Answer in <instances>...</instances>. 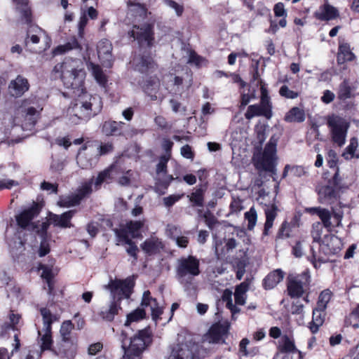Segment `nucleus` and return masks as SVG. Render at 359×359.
I'll list each match as a JSON object with an SVG mask.
<instances>
[{"mask_svg": "<svg viewBox=\"0 0 359 359\" xmlns=\"http://www.w3.org/2000/svg\"><path fill=\"white\" fill-rule=\"evenodd\" d=\"M164 247V244L161 239L157 237L147 238L140 245L141 249L148 256L155 255L160 253Z\"/></svg>", "mask_w": 359, "mask_h": 359, "instance_id": "obj_22", "label": "nucleus"}, {"mask_svg": "<svg viewBox=\"0 0 359 359\" xmlns=\"http://www.w3.org/2000/svg\"><path fill=\"white\" fill-rule=\"evenodd\" d=\"M266 109H264L259 104L249 105L245 113V118L247 120H250L255 116H264L266 119H270L272 116Z\"/></svg>", "mask_w": 359, "mask_h": 359, "instance_id": "obj_33", "label": "nucleus"}, {"mask_svg": "<svg viewBox=\"0 0 359 359\" xmlns=\"http://www.w3.org/2000/svg\"><path fill=\"white\" fill-rule=\"evenodd\" d=\"M266 126L264 124L256 125L255 131L258 143L262 145L266 138Z\"/></svg>", "mask_w": 359, "mask_h": 359, "instance_id": "obj_52", "label": "nucleus"}, {"mask_svg": "<svg viewBox=\"0 0 359 359\" xmlns=\"http://www.w3.org/2000/svg\"><path fill=\"white\" fill-rule=\"evenodd\" d=\"M169 159L170 155H162L159 158V162L156 165V173L158 175L163 173L165 175L162 179H156L155 182L156 191L161 194H165V191L168 189L172 181L174 180L181 181L178 177L174 178L172 175H168V162Z\"/></svg>", "mask_w": 359, "mask_h": 359, "instance_id": "obj_9", "label": "nucleus"}, {"mask_svg": "<svg viewBox=\"0 0 359 359\" xmlns=\"http://www.w3.org/2000/svg\"><path fill=\"white\" fill-rule=\"evenodd\" d=\"M128 125L123 121L112 119L104 121L100 125V131L106 137H123L127 131Z\"/></svg>", "mask_w": 359, "mask_h": 359, "instance_id": "obj_13", "label": "nucleus"}, {"mask_svg": "<svg viewBox=\"0 0 359 359\" xmlns=\"http://www.w3.org/2000/svg\"><path fill=\"white\" fill-rule=\"evenodd\" d=\"M114 150V145L111 142H107L101 144L98 148V154L100 156H104L112 152Z\"/></svg>", "mask_w": 359, "mask_h": 359, "instance_id": "obj_64", "label": "nucleus"}, {"mask_svg": "<svg viewBox=\"0 0 359 359\" xmlns=\"http://www.w3.org/2000/svg\"><path fill=\"white\" fill-rule=\"evenodd\" d=\"M325 310H319L314 308L312 313V320L309 323V328L312 334L318 332L319 327L323 325L325 321Z\"/></svg>", "mask_w": 359, "mask_h": 359, "instance_id": "obj_30", "label": "nucleus"}, {"mask_svg": "<svg viewBox=\"0 0 359 359\" xmlns=\"http://www.w3.org/2000/svg\"><path fill=\"white\" fill-rule=\"evenodd\" d=\"M346 188L339 175V169L337 168L334 175L328 180L327 184L318 187V201L323 204L332 205L340 198V191Z\"/></svg>", "mask_w": 359, "mask_h": 359, "instance_id": "obj_4", "label": "nucleus"}, {"mask_svg": "<svg viewBox=\"0 0 359 359\" xmlns=\"http://www.w3.org/2000/svg\"><path fill=\"white\" fill-rule=\"evenodd\" d=\"M356 55L353 52L351 44L343 39H339L338 50L336 55L337 65L343 70L347 69L346 62L356 60Z\"/></svg>", "mask_w": 359, "mask_h": 359, "instance_id": "obj_12", "label": "nucleus"}, {"mask_svg": "<svg viewBox=\"0 0 359 359\" xmlns=\"http://www.w3.org/2000/svg\"><path fill=\"white\" fill-rule=\"evenodd\" d=\"M284 120L288 123L303 122L305 120L304 111L297 107H294L285 114Z\"/></svg>", "mask_w": 359, "mask_h": 359, "instance_id": "obj_37", "label": "nucleus"}, {"mask_svg": "<svg viewBox=\"0 0 359 359\" xmlns=\"http://www.w3.org/2000/svg\"><path fill=\"white\" fill-rule=\"evenodd\" d=\"M93 191L90 182H86L81 187L76 189V193L73 194L77 200L81 203L83 199L88 196Z\"/></svg>", "mask_w": 359, "mask_h": 359, "instance_id": "obj_47", "label": "nucleus"}, {"mask_svg": "<svg viewBox=\"0 0 359 359\" xmlns=\"http://www.w3.org/2000/svg\"><path fill=\"white\" fill-rule=\"evenodd\" d=\"M278 207L275 204H272L270 207L265 210L266 221L262 232L263 236H269L270 230L273 227V222L278 215Z\"/></svg>", "mask_w": 359, "mask_h": 359, "instance_id": "obj_29", "label": "nucleus"}, {"mask_svg": "<svg viewBox=\"0 0 359 359\" xmlns=\"http://www.w3.org/2000/svg\"><path fill=\"white\" fill-rule=\"evenodd\" d=\"M284 276L285 273L280 269L271 271L262 280L263 288L266 290L273 289L283 280Z\"/></svg>", "mask_w": 359, "mask_h": 359, "instance_id": "obj_26", "label": "nucleus"}, {"mask_svg": "<svg viewBox=\"0 0 359 359\" xmlns=\"http://www.w3.org/2000/svg\"><path fill=\"white\" fill-rule=\"evenodd\" d=\"M201 272L200 260L196 256L182 257L177 260L176 278L181 284H191L194 278L198 276Z\"/></svg>", "mask_w": 359, "mask_h": 359, "instance_id": "obj_5", "label": "nucleus"}, {"mask_svg": "<svg viewBox=\"0 0 359 359\" xmlns=\"http://www.w3.org/2000/svg\"><path fill=\"white\" fill-rule=\"evenodd\" d=\"M323 227L322 225L318 222L316 224H313L311 230V236L314 242L320 244L323 242L321 238Z\"/></svg>", "mask_w": 359, "mask_h": 359, "instance_id": "obj_54", "label": "nucleus"}, {"mask_svg": "<svg viewBox=\"0 0 359 359\" xmlns=\"http://www.w3.org/2000/svg\"><path fill=\"white\" fill-rule=\"evenodd\" d=\"M114 231L120 241H122V242L125 243L126 244L131 243V241L133 240L129 238V236H128L129 233L126 228L120 229H115Z\"/></svg>", "mask_w": 359, "mask_h": 359, "instance_id": "obj_58", "label": "nucleus"}, {"mask_svg": "<svg viewBox=\"0 0 359 359\" xmlns=\"http://www.w3.org/2000/svg\"><path fill=\"white\" fill-rule=\"evenodd\" d=\"M41 211V206L38 203L34 202L30 207L15 216L17 225L22 229H27L31 226L32 230H35L37 223L33 222L32 220L40 214Z\"/></svg>", "mask_w": 359, "mask_h": 359, "instance_id": "obj_10", "label": "nucleus"}, {"mask_svg": "<svg viewBox=\"0 0 359 359\" xmlns=\"http://www.w3.org/2000/svg\"><path fill=\"white\" fill-rule=\"evenodd\" d=\"M126 4L129 12L134 17L146 16L147 8L144 4L137 2L136 0H127Z\"/></svg>", "mask_w": 359, "mask_h": 359, "instance_id": "obj_36", "label": "nucleus"}, {"mask_svg": "<svg viewBox=\"0 0 359 359\" xmlns=\"http://www.w3.org/2000/svg\"><path fill=\"white\" fill-rule=\"evenodd\" d=\"M128 36L137 41L140 48H151L155 41L154 26L149 22L134 25L128 32Z\"/></svg>", "mask_w": 359, "mask_h": 359, "instance_id": "obj_8", "label": "nucleus"}, {"mask_svg": "<svg viewBox=\"0 0 359 359\" xmlns=\"http://www.w3.org/2000/svg\"><path fill=\"white\" fill-rule=\"evenodd\" d=\"M92 74L97 83L104 87L108 81L106 74L103 72L102 69L99 65L90 63Z\"/></svg>", "mask_w": 359, "mask_h": 359, "instance_id": "obj_40", "label": "nucleus"}, {"mask_svg": "<svg viewBox=\"0 0 359 359\" xmlns=\"http://www.w3.org/2000/svg\"><path fill=\"white\" fill-rule=\"evenodd\" d=\"M327 126L330 129L332 142L339 147L344 146L350 128V122L339 115L332 114L327 118Z\"/></svg>", "mask_w": 359, "mask_h": 359, "instance_id": "obj_6", "label": "nucleus"}, {"mask_svg": "<svg viewBox=\"0 0 359 359\" xmlns=\"http://www.w3.org/2000/svg\"><path fill=\"white\" fill-rule=\"evenodd\" d=\"M279 94L280 96L288 99H294L297 98L299 95L297 92L289 89V88L285 85H283L280 87L279 90Z\"/></svg>", "mask_w": 359, "mask_h": 359, "instance_id": "obj_57", "label": "nucleus"}, {"mask_svg": "<svg viewBox=\"0 0 359 359\" xmlns=\"http://www.w3.org/2000/svg\"><path fill=\"white\" fill-rule=\"evenodd\" d=\"M276 145H277V140L276 139H274L273 137H271L270 138L269 142L266 144L262 154L266 155V156L276 157Z\"/></svg>", "mask_w": 359, "mask_h": 359, "instance_id": "obj_50", "label": "nucleus"}, {"mask_svg": "<svg viewBox=\"0 0 359 359\" xmlns=\"http://www.w3.org/2000/svg\"><path fill=\"white\" fill-rule=\"evenodd\" d=\"M318 217L325 228H330L332 226L330 221L332 214L328 210L323 208Z\"/></svg>", "mask_w": 359, "mask_h": 359, "instance_id": "obj_53", "label": "nucleus"}, {"mask_svg": "<svg viewBox=\"0 0 359 359\" xmlns=\"http://www.w3.org/2000/svg\"><path fill=\"white\" fill-rule=\"evenodd\" d=\"M77 350V344L74 339L72 340H61L57 345V354L67 359H73Z\"/></svg>", "mask_w": 359, "mask_h": 359, "instance_id": "obj_21", "label": "nucleus"}, {"mask_svg": "<svg viewBox=\"0 0 359 359\" xmlns=\"http://www.w3.org/2000/svg\"><path fill=\"white\" fill-rule=\"evenodd\" d=\"M21 319V316L18 313H13V311L9 314V323H6L4 324L5 330H18L17 325L19 323L20 320Z\"/></svg>", "mask_w": 359, "mask_h": 359, "instance_id": "obj_51", "label": "nucleus"}, {"mask_svg": "<svg viewBox=\"0 0 359 359\" xmlns=\"http://www.w3.org/2000/svg\"><path fill=\"white\" fill-rule=\"evenodd\" d=\"M142 91L150 97L151 100L158 99L157 94L159 92L161 82L156 75L150 76L139 83Z\"/></svg>", "mask_w": 359, "mask_h": 359, "instance_id": "obj_17", "label": "nucleus"}, {"mask_svg": "<svg viewBox=\"0 0 359 359\" xmlns=\"http://www.w3.org/2000/svg\"><path fill=\"white\" fill-rule=\"evenodd\" d=\"M79 63L76 60L65 58L54 67L53 73L62 80L66 88L80 91L78 97L72 102L69 110L72 115L86 121L102 111L103 102L99 95H90L85 89L86 72Z\"/></svg>", "mask_w": 359, "mask_h": 359, "instance_id": "obj_1", "label": "nucleus"}, {"mask_svg": "<svg viewBox=\"0 0 359 359\" xmlns=\"http://www.w3.org/2000/svg\"><path fill=\"white\" fill-rule=\"evenodd\" d=\"M39 311L43 318L45 334L52 335V324L57 320V316L46 307L41 308Z\"/></svg>", "mask_w": 359, "mask_h": 359, "instance_id": "obj_32", "label": "nucleus"}, {"mask_svg": "<svg viewBox=\"0 0 359 359\" xmlns=\"http://www.w3.org/2000/svg\"><path fill=\"white\" fill-rule=\"evenodd\" d=\"M259 86H260V102L259 104L264 108L266 109L267 111L273 116V105L271 101V97L269 95V91L266 88V85L263 80H259Z\"/></svg>", "mask_w": 359, "mask_h": 359, "instance_id": "obj_34", "label": "nucleus"}, {"mask_svg": "<svg viewBox=\"0 0 359 359\" xmlns=\"http://www.w3.org/2000/svg\"><path fill=\"white\" fill-rule=\"evenodd\" d=\"M15 5L16 10L20 14V19L25 24L32 25L33 15L29 0H12Z\"/></svg>", "mask_w": 359, "mask_h": 359, "instance_id": "obj_23", "label": "nucleus"}, {"mask_svg": "<svg viewBox=\"0 0 359 359\" xmlns=\"http://www.w3.org/2000/svg\"><path fill=\"white\" fill-rule=\"evenodd\" d=\"M135 285L134 276H128L125 279L111 280L106 285V288L109 290L112 301L110 302L109 309L100 311L98 316L104 321H113L119 311L122 310L121 306L122 300L130 297Z\"/></svg>", "mask_w": 359, "mask_h": 359, "instance_id": "obj_2", "label": "nucleus"}, {"mask_svg": "<svg viewBox=\"0 0 359 359\" xmlns=\"http://www.w3.org/2000/svg\"><path fill=\"white\" fill-rule=\"evenodd\" d=\"M128 335L125 331L121 333V347L124 351V354L121 359H142L143 352L130 348L127 345Z\"/></svg>", "mask_w": 359, "mask_h": 359, "instance_id": "obj_27", "label": "nucleus"}, {"mask_svg": "<svg viewBox=\"0 0 359 359\" xmlns=\"http://www.w3.org/2000/svg\"><path fill=\"white\" fill-rule=\"evenodd\" d=\"M41 189L44 191H50V193L57 194L58 192V184L57 183L53 184L46 181L41 182Z\"/></svg>", "mask_w": 359, "mask_h": 359, "instance_id": "obj_63", "label": "nucleus"}, {"mask_svg": "<svg viewBox=\"0 0 359 359\" xmlns=\"http://www.w3.org/2000/svg\"><path fill=\"white\" fill-rule=\"evenodd\" d=\"M76 213V210H69L61 215L50 212L48 215L49 220L51 224L55 226H59L64 229L71 228L73 226L71 220Z\"/></svg>", "mask_w": 359, "mask_h": 359, "instance_id": "obj_18", "label": "nucleus"}, {"mask_svg": "<svg viewBox=\"0 0 359 359\" xmlns=\"http://www.w3.org/2000/svg\"><path fill=\"white\" fill-rule=\"evenodd\" d=\"M80 205V202L72 194L68 196H62L57 201V205L61 208H70Z\"/></svg>", "mask_w": 359, "mask_h": 359, "instance_id": "obj_46", "label": "nucleus"}, {"mask_svg": "<svg viewBox=\"0 0 359 359\" xmlns=\"http://www.w3.org/2000/svg\"><path fill=\"white\" fill-rule=\"evenodd\" d=\"M153 337L151 327L147 326L142 330H139L130 338V343L128 346L144 353L152 344Z\"/></svg>", "mask_w": 359, "mask_h": 359, "instance_id": "obj_11", "label": "nucleus"}, {"mask_svg": "<svg viewBox=\"0 0 359 359\" xmlns=\"http://www.w3.org/2000/svg\"><path fill=\"white\" fill-rule=\"evenodd\" d=\"M313 17L320 21H330L339 18V11L334 6L325 3L313 13Z\"/></svg>", "mask_w": 359, "mask_h": 359, "instance_id": "obj_20", "label": "nucleus"}, {"mask_svg": "<svg viewBox=\"0 0 359 359\" xmlns=\"http://www.w3.org/2000/svg\"><path fill=\"white\" fill-rule=\"evenodd\" d=\"M112 44L107 39L100 40L97 46V55L103 66L110 68L113 65Z\"/></svg>", "mask_w": 359, "mask_h": 359, "instance_id": "obj_16", "label": "nucleus"}, {"mask_svg": "<svg viewBox=\"0 0 359 359\" xmlns=\"http://www.w3.org/2000/svg\"><path fill=\"white\" fill-rule=\"evenodd\" d=\"M110 172L111 170L109 168L105 169L104 170L100 172L95 180V185H101L107 179H110Z\"/></svg>", "mask_w": 359, "mask_h": 359, "instance_id": "obj_62", "label": "nucleus"}, {"mask_svg": "<svg viewBox=\"0 0 359 359\" xmlns=\"http://www.w3.org/2000/svg\"><path fill=\"white\" fill-rule=\"evenodd\" d=\"M245 219L248 221V229L251 231L254 229L257 219V212L254 208H250L245 213Z\"/></svg>", "mask_w": 359, "mask_h": 359, "instance_id": "obj_49", "label": "nucleus"}, {"mask_svg": "<svg viewBox=\"0 0 359 359\" xmlns=\"http://www.w3.org/2000/svg\"><path fill=\"white\" fill-rule=\"evenodd\" d=\"M74 325L71 320L64 321L62 323L60 329V334L62 337L61 340L68 341L74 339L71 336L72 331L74 330Z\"/></svg>", "mask_w": 359, "mask_h": 359, "instance_id": "obj_44", "label": "nucleus"}, {"mask_svg": "<svg viewBox=\"0 0 359 359\" xmlns=\"http://www.w3.org/2000/svg\"><path fill=\"white\" fill-rule=\"evenodd\" d=\"M327 156H328L327 165L330 168H334L335 171L337 170V168L339 169V168L337 166L338 158H337V153L334 150L330 149L327 153Z\"/></svg>", "mask_w": 359, "mask_h": 359, "instance_id": "obj_60", "label": "nucleus"}, {"mask_svg": "<svg viewBox=\"0 0 359 359\" xmlns=\"http://www.w3.org/2000/svg\"><path fill=\"white\" fill-rule=\"evenodd\" d=\"M291 232V224L286 220L283 221L278 230L275 241L277 242L278 240L290 238Z\"/></svg>", "mask_w": 359, "mask_h": 359, "instance_id": "obj_43", "label": "nucleus"}, {"mask_svg": "<svg viewBox=\"0 0 359 359\" xmlns=\"http://www.w3.org/2000/svg\"><path fill=\"white\" fill-rule=\"evenodd\" d=\"M207 189V182L204 184H201L197 187L195 191L192 192L190 196H188L189 201L195 207H203L205 193Z\"/></svg>", "mask_w": 359, "mask_h": 359, "instance_id": "obj_31", "label": "nucleus"}, {"mask_svg": "<svg viewBox=\"0 0 359 359\" xmlns=\"http://www.w3.org/2000/svg\"><path fill=\"white\" fill-rule=\"evenodd\" d=\"M229 332V326L220 323L212 324L204 334V339L210 344H224Z\"/></svg>", "mask_w": 359, "mask_h": 359, "instance_id": "obj_15", "label": "nucleus"}, {"mask_svg": "<svg viewBox=\"0 0 359 359\" xmlns=\"http://www.w3.org/2000/svg\"><path fill=\"white\" fill-rule=\"evenodd\" d=\"M144 226L143 221H133L128 222L126 224V229L128 233L131 234L132 237L135 238L139 236V231Z\"/></svg>", "mask_w": 359, "mask_h": 359, "instance_id": "obj_45", "label": "nucleus"}, {"mask_svg": "<svg viewBox=\"0 0 359 359\" xmlns=\"http://www.w3.org/2000/svg\"><path fill=\"white\" fill-rule=\"evenodd\" d=\"M134 69L140 74L149 75L157 70L158 65L150 52H144L140 54L137 58Z\"/></svg>", "mask_w": 359, "mask_h": 359, "instance_id": "obj_14", "label": "nucleus"}, {"mask_svg": "<svg viewBox=\"0 0 359 359\" xmlns=\"http://www.w3.org/2000/svg\"><path fill=\"white\" fill-rule=\"evenodd\" d=\"M36 223H39V222ZM50 223L51 222L49 221V222H42V224L41 225H39V224H37V227L34 231L38 235H39L41 238H43V239H46V238L47 236V233H48V229L49 228Z\"/></svg>", "mask_w": 359, "mask_h": 359, "instance_id": "obj_59", "label": "nucleus"}, {"mask_svg": "<svg viewBox=\"0 0 359 359\" xmlns=\"http://www.w3.org/2000/svg\"><path fill=\"white\" fill-rule=\"evenodd\" d=\"M172 357L174 359H194V354L189 346L182 344L173 351Z\"/></svg>", "mask_w": 359, "mask_h": 359, "instance_id": "obj_41", "label": "nucleus"}, {"mask_svg": "<svg viewBox=\"0 0 359 359\" xmlns=\"http://www.w3.org/2000/svg\"><path fill=\"white\" fill-rule=\"evenodd\" d=\"M149 306L151 309V319L157 323L161 320V315L163 313V307L161 306L157 299L151 296L149 290L143 292L140 307H137L126 316L124 325L129 327L133 323H138L147 318L144 307Z\"/></svg>", "mask_w": 359, "mask_h": 359, "instance_id": "obj_3", "label": "nucleus"}, {"mask_svg": "<svg viewBox=\"0 0 359 359\" xmlns=\"http://www.w3.org/2000/svg\"><path fill=\"white\" fill-rule=\"evenodd\" d=\"M39 270H42L41 278L45 280V281L53 280L54 274L53 273V270L50 267L48 266L46 264H40L39 267Z\"/></svg>", "mask_w": 359, "mask_h": 359, "instance_id": "obj_56", "label": "nucleus"}, {"mask_svg": "<svg viewBox=\"0 0 359 359\" xmlns=\"http://www.w3.org/2000/svg\"><path fill=\"white\" fill-rule=\"evenodd\" d=\"M29 88L28 80L20 75L12 80L8 86L10 93L15 97L22 96Z\"/></svg>", "mask_w": 359, "mask_h": 359, "instance_id": "obj_25", "label": "nucleus"}, {"mask_svg": "<svg viewBox=\"0 0 359 359\" xmlns=\"http://www.w3.org/2000/svg\"><path fill=\"white\" fill-rule=\"evenodd\" d=\"M42 32L43 30L38 25H29L25 39V46H27L29 42L33 44L39 43Z\"/></svg>", "mask_w": 359, "mask_h": 359, "instance_id": "obj_35", "label": "nucleus"}, {"mask_svg": "<svg viewBox=\"0 0 359 359\" xmlns=\"http://www.w3.org/2000/svg\"><path fill=\"white\" fill-rule=\"evenodd\" d=\"M355 87L348 79H344L338 86L337 97L341 102L355 97Z\"/></svg>", "mask_w": 359, "mask_h": 359, "instance_id": "obj_24", "label": "nucleus"}, {"mask_svg": "<svg viewBox=\"0 0 359 359\" xmlns=\"http://www.w3.org/2000/svg\"><path fill=\"white\" fill-rule=\"evenodd\" d=\"M287 293L292 299L302 297L310 290L311 277L307 273L296 276L289 275L287 278Z\"/></svg>", "mask_w": 359, "mask_h": 359, "instance_id": "obj_7", "label": "nucleus"}, {"mask_svg": "<svg viewBox=\"0 0 359 359\" xmlns=\"http://www.w3.org/2000/svg\"><path fill=\"white\" fill-rule=\"evenodd\" d=\"M332 292L330 289H325L323 290L318 298L316 303V308L319 310H326L327 304L330 301L332 297Z\"/></svg>", "mask_w": 359, "mask_h": 359, "instance_id": "obj_42", "label": "nucleus"}, {"mask_svg": "<svg viewBox=\"0 0 359 359\" xmlns=\"http://www.w3.org/2000/svg\"><path fill=\"white\" fill-rule=\"evenodd\" d=\"M72 50H78L81 51L83 48L76 36H72L69 41L63 45L58 46L55 50L61 54L65 53Z\"/></svg>", "mask_w": 359, "mask_h": 359, "instance_id": "obj_38", "label": "nucleus"}, {"mask_svg": "<svg viewBox=\"0 0 359 359\" xmlns=\"http://www.w3.org/2000/svg\"><path fill=\"white\" fill-rule=\"evenodd\" d=\"M154 123L161 130H168L171 128V126L168 123L166 118L163 116H156L154 118Z\"/></svg>", "mask_w": 359, "mask_h": 359, "instance_id": "obj_61", "label": "nucleus"}, {"mask_svg": "<svg viewBox=\"0 0 359 359\" xmlns=\"http://www.w3.org/2000/svg\"><path fill=\"white\" fill-rule=\"evenodd\" d=\"M276 159V157L262 154V156L259 157L255 163V165L257 169H261L266 172L275 173Z\"/></svg>", "mask_w": 359, "mask_h": 359, "instance_id": "obj_28", "label": "nucleus"}, {"mask_svg": "<svg viewBox=\"0 0 359 359\" xmlns=\"http://www.w3.org/2000/svg\"><path fill=\"white\" fill-rule=\"evenodd\" d=\"M277 349L279 353L289 355L290 356H291L290 354L297 353V359H303L304 358L303 353L297 348L294 341L286 334L282 337Z\"/></svg>", "mask_w": 359, "mask_h": 359, "instance_id": "obj_19", "label": "nucleus"}, {"mask_svg": "<svg viewBox=\"0 0 359 359\" xmlns=\"http://www.w3.org/2000/svg\"><path fill=\"white\" fill-rule=\"evenodd\" d=\"M40 116V112L34 107H29L25 110V120L29 121L30 126H35Z\"/></svg>", "mask_w": 359, "mask_h": 359, "instance_id": "obj_48", "label": "nucleus"}, {"mask_svg": "<svg viewBox=\"0 0 359 359\" xmlns=\"http://www.w3.org/2000/svg\"><path fill=\"white\" fill-rule=\"evenodd\" d=\"M358 147V141L356 137H353L350 140L349 144L346 147L342 153V157L346 160H349L353 158H359V154H355Z\"/></svg>", "mask_w": 359, "mask_h": 359, "instance_id": "obj_39", "label": "nucleus"}, {"mask_svg": "<svg viewBox=\"0 0 359 359\" xmlns=\"http://www.w3.org/2000/svg\"><path fill=\"white\" fill-rule=\"evenodd\" d=\"M53 340L52 335L43 334L41 338V351H48L52 349Z\"/></svg>", "mask_w": 359, "mask_h": 359, "instance_id": "obj_55", "label": "nucleus"}]
</instances>
